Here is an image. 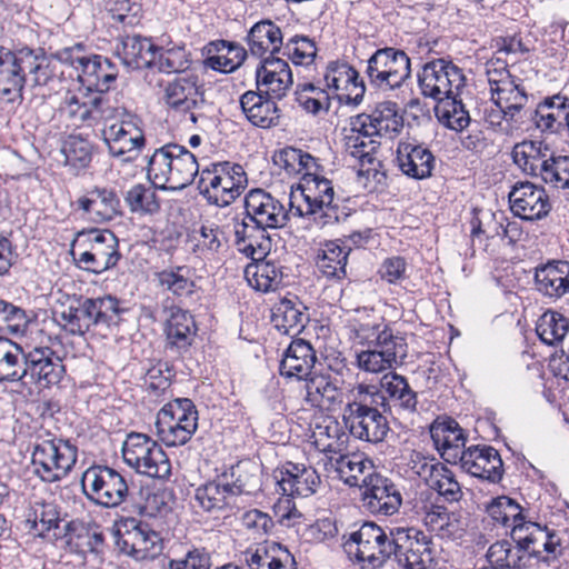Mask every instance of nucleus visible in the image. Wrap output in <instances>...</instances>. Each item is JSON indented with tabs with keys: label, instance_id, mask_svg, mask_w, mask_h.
<instances>
[{
	"label": "nucleus",
	"instance_id": "obj_1",
	"mask_svg": "<svg viewBox=\"0 0 569 569\" xmlns=\"http://www.w3.org/2000/svg\"><path fill=\"white\" fill-rule=\"evenodd\" d=\"M117 76L118 69L108 58L92 54L77 76L87 91L67 93L59 107L60 113L77 127H93L119 117L123 108L116 107L104 96Z\"/></svg>",
	"mask_w": 569,
	"mask_h": 569
},
{
	"label": "nucleus",
	"instance_id": "obj_2",
	"mask_svg": "<svg viewBox=\"0 0 569 569\" xmlns=\"http://www.w3.org/2000/svg\"><path fill=\"white\" fill-rule=\"evenodd\" d=\"M510 536L512 542L502 539L489 546L482 569H525L532 558L550 565L562 556L561 538L547 526H517Z\"/></svg>",
	"mask_w": 569,
	"mask_h": 569
},
{
	"label": "nucleus",
	"instance_id": "obj_3",
	"mask_svg": "<svg viewBox=\"0 0 569 569\" xmlns=\"http://www.w3.org/2000/svg\"><path fill=\"white\" fill-rule=\"evenodd\" d=\"M66 373L62 359L49 347L29 351L8 338L0 337V383L20 382L48 389L60 383Z\"/></svg>",
	"mask_w": 569,
	"mask_h": 569
},
{
	"label": "nucleus",
	"instance_id": "obj_4",
	"mask_svg": "<svg viewBox=\"0 0 569 569\" xmlns=\"http://www.w3.org/2000/svg\"><path fill=\"white\" fill-rule=\"evenodd\" d=\"M56 77L51 60L42 50L28 47L10 50L0 47V101L18 103L23 101L27 83L41 90Z\"/></svg>",
	"mask_w": 569,
	"mask_h": 569
},
{
	"label": "nucleus",
	"instance_id": "obj_5",
	"mask_svg": "<svg viewBox=\"0 0 569 569\" xmlns=\"http://www.w3.org/2000/svg\"><path fill=\"white\" fill-rule=\"evenodd\" d=\"M126 312L121 300L106 295L79 299L77 306L70 305L58 315L57 322L70 335L83 336L90 330L119 327Z\"/></svg>",
	"mask_w": 569,
	"mask_h": 569
},
{
	"label": "nucleus",
	"instance_id": "obj_6",
	"mask_svg": "<svg viewBox=\"0 0 569 569\" xmlns=\"http://www.w3.org/2000/svg\"><path fill=\"white\" fill-rule=\"evenodd\" d=\"M291 212L296 217L312 216L320 226L339 222L341 209L335 201L332 182L318 172L303 173L290 193Z\"/></svg>",
	"mask_w": 569,
	"mask_h": 569
},
{
	"label": "nucleus",
	"instance_id": "obj_7",
	"mask_svg": "<svg viewBox=\"0 0 569 569\" xmlns=\"http://www.w3.org/2000/svg\"><path fill=\"white\" fill-rule=\"evenodd\" d=\"M282 202L263 189H251L244 196V218L234 236L237 244L246 243V239H268V229H280L287 226L291 212Z\"/></svg>",
	"mask_w": 569,
	"mask_h": 569
},
{
	"label": "nucleus",
	"instance_id": "obj_8",
	"mask_svg": "<svg viewBox=\"0 0 569 569\" xmlns=\"http://www.w3.org/2000/svg\"><path fill=\"white\" fill-rule=\"evenodd\" d=\"M196 156L178 143L157 149L148 160L147 177L160 190H182L198 174Z\"/></svg>",
	"mask_w": 569,
	"mask_h": 569
},
{
	"label": "nucleus",
	"instance_id": "obj_9",
	"mask_svg": "<svg viewBox=\"0 0 569 569\" xmlns=\"http://www.w3.org/2000/svg\"><path fill=\"white\" fill-rule=\"evenodd\" d=\"M31 446L32 472L46 483H54L64 479L78 459L77 447L50 431L37 433Z\"/></svg>",
	"mask_w": 569,
	"mask_h": 569
},
{
	"label": "nucleus",
	"instance_id": "obj_10",
	"mask_svg": "<svg viewBox=\"0 0 569 569\" xmlns=\"http://www.w3.org/2000/svg\"><path fill=\"white\" fill-rule=\"evenodd\" d=\"M70 253L80 269L94 274L114 268L121 259L119 240L110 230L78 232Z\"/></svg>",
	"mask_w": 569,
	"mask_h": 569
},
{
	"label": "nucleus",
	"instance_id": "obj_11",
	"mask_svg": "<svg viewBox=\"0 0 569 569\" xmlns=\"http://www.w3.org/2000/svg\"><path fill=\"white\" fill-rule=\"evenodd\" d=\"M396 528H382L372 521L363 522L343 542L348 557L359 563L376 569L382 567L393 556Z\"/></svg>",
	"mask_w": 569,
	"mask_h": 569
},
{
	"label": "nucleus",
	"instance_id": "obj_12",
	"mask_svg": "<svg viewBox=\"0 0 569 569\" xmlns=\"http://www.w3.org/2000/svg\"><path fill=\"white\" fill-rule=\"evenodd\" d=\"M156 430L167 447L186 445L198 429V410L188 398H177L158 412Z\"/></svg>",
	"mask_w": 569,
	"mask_h": 569
},
{
	"label": "nucleus",
	"instance_id": "obj_13",
	"mask_svg": "<svg viewBox=\"0 0 569 569\" xmlns=\"http://www.w3.org/2000/svg\"><path fill=\"white\" fill-rule=\"evenodd\" d=\"M274 479L282 495L287 498L280 499L273 509L280 523L286 525V521H289L297 512L289 497H309L313 495L321 482L320 476L312 467L286 462L282 468L274 471Z\"/></svg>",
	"mask_w": 569,
	"mask_h": 569
},
{
	"label": "nucleus",
	"instance_id": "obj_14",
	"mask_svg": "<svg viewBox=\"0 0 569 569\" xmlns=\"http://www.w3.org/2000/svg\"><path fill=\"white\" fill-rule=\"evenodd\" d=\"M124 462L150 478L167 479L171 462L160 445L144 433L131 432L122 445Z\"/></svg>",
	"mask_w": 569,
	"mask_h": 569
},
{
	"label": "nucleus",
	"instance_id": "obj_15",
	"mask_svg": "<svg viewBox=\"0 0 569 569\" xmlns=\"http://www.w3.org/2000/svg\"><path fill=\"white\" fill-rule=\"evenodd\" d=\"M88 500L104 508H116L131 496L128 482L120 472L108 466H93L81 477Z\"/></svg>",
	"mask_w": 569,
	"mask_h": 569
},
{
	"label": "nucleus",
	"instance_id": "obj_16",
	"mask_svg": "<svg viewBox=\"0 0 569 569\" xmlns=\"http://www.w3.org/2000/svg\"><path fill=\"white\" fill-rule=\"evenodd\" d=\"M410 59L403 50L386 47L378 49L367 61L369 83L380 90L399 89L410 78Z\"/></svg>",
	"mask_w": 569,
	"mask_h": 569
},
{
	"label": "nucleus",
	"instance_id": "obj_17",
	"mask_svg": "<svg viewBox=\"0 0 569 569\" xmlns=\"http://www.w3.org/2000/svg\"><path fill=\"white\" fill-rule=\"evenodd\" d=\"M421 94L438 102L459 94L465 87L466 77L452 61L443 58L427 62L418 74Z\"/></svg>",
	"mask_w": 569,
	"mask_h": 569
},
{
	"label": "nucleus",
	"instance_id": "obj_18",
	"mask_svg": "<svg viewBox=\"0 0 569 569\" xmlns=\"http://www.w3.org/2000/svg\"><path fill=\"white\" fill-rule=\"evenodd\" d=\"M114 537L120 551L137 560L153 558L162 549L159 533L136 518H121L116 522Z\"/></svg>",
	"mask_w": 569,
	"mask_h": 569
},
{
	"label": "nucleus",
	"instance_id": "obj_19",
	"mask_svg": "<svg viewBox=\"0 0 569 569\" xmlns=\"http://www.w3.org/2000/svg\"><path fill=\"white\" fill-rule=\"evenodd\" d=\"M101 130V138L113 157H123V161H131L132 152L144 144L142 130L136 122V117L123 109L119 117L108 120Z\"/></svg>",
	"mask_w": 569,
	"mask_h": 569
},
{
	"label": "nucleus",
	"instance_id": "obj_20",
	"mask_svg": "<svg viewBox=\"0 0 569 569\" xmlns=\"http://www.w3.org/2000/svg\"><path fill=\"white\" fill-rule=\"evenodd\" d=\"M164 102L176 112L189 113L190 121L197 123L198 114L194 111L206 103L204 88L199 76L194 72H186L168 82L164 89Z\"/></svg>",
	"mask_w": 569,
	"mask_h": 569
},
{
	"label": "nucleus",
	"instance_id": "obj_21",
	"mask_svg": "<svg viewBox=\"0 0 569 569\" xmlns=\"http://www.w3.org/2000/svg\"><path fill=\"white\" fill-rule=\"evenodd\" d=\"M392 559L403 569L417 568L432 560V541L423 531L396 527Z\"/></svg>",
	"mask_w": 569,
	"mask_h": 569
},
{
	"label": "nucleus",
	"instance_id": "obj_22",
	"mask_svg": "<svg viewBox=\"0 0 569 569\" xmlns=\"http://www.w3.org/2000/svg\"><path fill=\"white\" fill-rule=\"evenodd\" d=\"M360 490L362 506L370 513L391 516L401 506L402 498L396 485L377 472L362 479Z\"/></svg>",
	"mask_w": 569,
	"mask_h": 569
},
{
	"label": "nucleus",
	"instance_id": "obj_23",
	"mask_svg": "<svg viewBox=\"0 0 569 569\" xmlns=\"http://www.w3.org/2000/svg\"><path fill=\"white\" fill-rule=\"evenodd\" d=\"M510 210L522 220L537 221L551 211V202L542 186L529 181L517 182L508 194Z\"/></svg>",
	"mask_w": 569,
	"mask_h": 569
},
{
	"label": "nucleus",
	"instance_id": "obj_24",
	"mask_svg": "<svg viewBox=\"0 0 569 569\" xmlns=\"http://www.w3.org/2000/svg\"><path fill=\"white\" fill-rule=\"evenodd\" d=\"M512 159L526 174L540 177L548 184L557 156L542 141L525 140L513 147Z\"/></svg>",
	"mask_w": 569,
	"mask_h": 569
},
{
	"label": "nucleus",
	"instance_id": "obj_25",
	"mask_svg": "<svg viewBox=\"0 0 569 569\" xmlns=\"http://www.w3.org/2000/svg\"><path fill=\"white\" fill-rule=\"evenodd\" d=\"M352 126L359 127V131L366 137L393 138L401 132L403 118L399 114L396 102L383 101L371 113L358 114Z\"/></svg>",
	"mask_w": 569,
	"mask_h": 569
},
{
	"label": "nucleus",
	"instance_id": "obj_26",
	"mask_svg": "<svg viewBox=\"0 0 569 569\" xmlns=\"http://www.w3.org/2000/svg\"><path fill=\"white\" fill-rule=\"evenodd\" d=\"M461 468L472 477L498 483L503 477L502 459L497 449L491 446H471L461 460Z\"/></svg>",
	"mask_w": 569,
	"mask_h": 569
},
{
	"label": "nucleus",
	"instance_id": "obj_27",
	"mask_svg": "<svg viewBox=\"0 0 569 569\" xmlns=\"http://www.w3.org/2000/svg\"><path fill=\"white\" fill-rule=\"evenodd\" d=\"M325 80L329 89L337 91L340 103L357 106L362 101L365 84L359 81L358 71L347 62H330Z\"/></svg>",
	"mask_w": 569,
	"mask_h": 569
},
{
	"label": "nucleus",
	"instance_id": "obj_28",
	"mask_svg": "<svg viewBox=\"0 0 569 569\" xmlns=\"http://www.w3.org/2000/svg\"><path fill=\"white\" fill-rule=\"evenodd\" d=\"M257 88L266 96L282 99L292 86V72L288 62L278 57H267L256 70Z\"/></svg>",
	"mask_w": 569,
	"mask_h": 569
},
{
	"label": "nucleus",
	"instance_id": "obj_29",
	"mask_svg": "<svg viewBox=\"0 0 569 569\" xmlns=\"http://www.w3.org/2000/svg\"><path fill=\"white\" fill-rule=\"evenodd\" d=\"M535 290L543 298L557 301L569 293V261L549 260L538 264L533 273Z\"/></svg>",
	"mask_w": 569,
	"mask_h": 569
},
{
	"label": "nucleus",
	"instance_id": "obj_30",
	"mask_svg": "<svg viewBox=\"0 0 569 569\" xmlns=\"http://www.w3.org/2000/svg\"><path fill=\"white\" fill-rule=\"evenodd\" d=\"M430 436L442 459L457 463L466 452V437L459 423L449 417L437 418L430 426Z\"/></svg>",
	"mask_w": 569,
	"mask_h": 569
},
{
	"label": "nucleus",
	"instance_id": "obj_31",
	"mask_svg": "<svg viewBox=\"0 0 569 569\" xmlns=\"http://www.w3.org/2000/svg\"><path fill=\"white\" fill-rule=\"evenodd\" d=\"M316 362L317 355L311 343L296 339L283 352L279 372L284 378L306 381L315 372Z\"/></svg>",
	"mask_w": 569,
	"mask_h": 569
},
{
	"label": "nucleus",
	"instance_id": "obj_32",
	"mask_svg": "<svg viewBox=\"0 0 569 569\" xmlns=\"http://www.w3.org/2000/svg\"><path fill=\"white\" fill-rule=\"evenodd\" d=\"M323 451L330 453L328 465L338 473L339 479L350 487L361 489L362 479L368 473H376L371 461L361 453H339L332 443H329Z\"/></svg>",
	"mask_w": 569,
	"mask_h": 569
},
{
	"label": "nucleus",
	"instance_id": "obj_33",
	"mask_svg": "<svg viewBox=\"0 0 569 569\" xmlns=\"http://www.w3.org/2000/svg\"><path fill=\"white\" fill-rule=\"evenodd\" d=\"M274 100L277 99L266 96L260 90H250L241 96L240 106L251 124L268 129L280 123L281 110Z\"/></svg>",
	"mask_w": 569,
	"mask_h": 569
},
{
	"label": "nucleus",
	"instance_id": "obj_34",
	"mask_svg": "<svg viewBox=\"0 0 569 569\" xmlns=\"http://www.w3.org/2000/svg\"><path fill=\"white\" fill-rule=\"evenodd\" d=\"M167 348L181 355L189 350L197 335L193 316L179 307L169 309L164 326Z\"/></svg>",
	"mask_w": 569,
	"mask_h": 569
},
{
	"label": "nucleus",
	"instance_id": "obj_35",
	"mask_svg": "<svg viewBox=\"0 0 569 569\" xmlns=\"http://www.w3.org/2000/svg\"><path fill=\"white\" fill-rule=\"evenodd\" d=\"M397 161L401 172L409 178L422 180L431 177L436 159L432 152L415 142H399Z\"/></svg>",
	"mask_w": 569,
	"mask_h": 569
},
{
	"label": "nucleus",
	"instance_id": "obj_36",
	"mask_svg": "<svg viewBox=\"0 0 569 569\" xmlns=\"http://www.w3.org/2000/svg\"><path fill=\"white\" fill-rule=\"evenodd\" d=\"M158 47L149 38L140 34L121 37L117 54L129 70L150 68L156 63Z\"/></svg>",
	"mask_w": 569,
	"mask_h": 569
},
{
	"label": "nucleus",
	"instance_id": "obj_37",
	"mask_svg": "<svg viewBox=\"0 0 569 569\" xmlns=\"http://www.w3.org/2000/svg\"><path fill=\"white\" fill-rule=\"evenodd\" d=\"M343 421L350 435L372 443L382 441L389 431V425L383 413L343 410Z\"/></svg>",
	"mask_w": 569,
	"mask_h": 569
},
{
	"label": "nucleus",
	"instance_id": "obj_38",
	"mask_svg": "<svg viewBox=\"0 0 569 569\" xmlns=\"http://www.w3.org/2000/svg\"><path fill=\"white\" fill-rule=\"evenodd\" d=\"M77 204L97 222L110 221L121 213L120 199L112 189L96 187L80 197Z\"/></svg>",
	"mask_w": 569,
	"mask_h": 569
},
{
	"label": "nucleus",
	"instance_id": "obj_39",
	"mask_svg": "<svg viewBox=\"0 0 569 569\" xmlns=\"http://www.w3.org/2000/svg\"><path fill=\"white\" fill-rule=\"evenodd\" d=\"M246 569H297L290 551L280 543L260 545L243 552Z\"/></svg>",
	"mask_w": 569,
	"mask_h": 569
},
{
	"label": "nucleus",
	"instance_id": "obj_40",
	"mask_svg": "<svg viewBox=\"0 0 569 569\" xmlns=\"http://www.w3.org/2000/svg\"><path fill=\"white\" fill-rule=\"evenodd\" d=\"M221 479L228 483L237 500L240 496L257 493L262 486L260 468L251 460L238 461L221 475Z\"/></svg>",
	"mask_w": 569,
	"mask_h": 569
},
{
	"label": "nucleus",
	"instance_id": "obj_41",
	"mask_svg": "<svg viewBox=\"0 0 569 569\" xmlns=\"http://www.w3.org/2000/svg\"><path fill=\"white\" fill-rule=\"evenodd\" d=\"M380 386L389 402L388 412L391 413L392 408L408 415L417 412V392L411 389L407 378L396 372H389L380 379Z\"/></svg>",
	"mask_w": 569,
	"mask_h": 569
},
{
	"label": "nucleus",
	"instance_id": "obj_42",
	"mask_svg": "<svg viewBox=\"0 0 569 569\" xmlns=\"http://www.w3.org/2000/svg\"><path fill=\"white\" fill-rule=\"evenodd\" d=\"M247 44L252 56L261 58L269 52L274 57L282 47L281 29L271 20L259 21L249 30Z\"/></svg>",
	"mask_w": 569,
	"mask_h": 569
},
{
	"label": "nucleus",
	"instance_id": "obj_43",
	"mask_svg": "<svg viewBox=\"0 0 569 569\" xmlns=\"http://www.w3.org/2000/svg\"><path fill=\"white\" fill-rule=\"evenodd\" d=\"M230 490L228 483L219 476L218 480L199 486L194 492V500L198 507L206 512L239 508L238 501Z\"/></svg>",
	"mask_w": 569,
	"mask_h": 569
},
{
	"label": "nucleus",
	"instance_id": "obj_44",
	"mask_svg": "<svg viewBox=\"0 0 569 569\" xmlns=\"http://www.w3.org/2000/svg\"><path fill=\"white\" fill-rule=\"evenodd\" d=\"M491 100L497 108H500L507 114L508 123H526L528 117L526 110H531L527 108L529 96L517 81L511 84L507 83L505 88L495 93V97H491Z\"/></svg>",
	"mask_w": 569,
	"mask_h": 569
},
{
	"label": "nucleus",
	"instance_id": "obj_45",
	"mask_svg": "<svg viewBox=\"0 0 569 569\" xmlns=\"http://www.w3.org/2000/svg\"><path fill=\"white\" fill-rule=\"evenodd\" d=\"M208 53L206 66L223 73L234 71L247 57V51L242 46L227 40L210 42Z\"/></svg>",
	"mask_w": 569,
	"mask_h": 569
},
{
	"label": "nucleus",
	"instance_id": "obj_46",
	"mask_svg": "<svg viewBox=\"0 0 569 569\" xmlns=\"http://www.w3.org/2000/svg\"><path fill=\"white\" fill-rule=\"evenodd\" d=\"M244 277L257 291H274L282 284L283 267L278 261L264 258L262 261L249 263L244 269Z\"/></svg>",
	"mask_w": 569,
	"mask_h": 569
},
{
	"label": "nucleus",
	"instance_id": "obj_47",
	"mask_svg": "<svg viewBox=\"0 0 569 569\" xmlns=\"http://www.w3.org/2000/svg\"><path fill=\"white\" fill-rule=\"evenodd\" d=\"M303 306L293 299L282 298L271 308V323L283 335L299 332L305 327Z\"/></svg>",
	"mask_w": 569,
	"mask_h": 569
},
{
	"label": "nucleus",
	"instance_id": "obj_48",
	"mask_svg": "<svg viewBox=\"0 0 569 569\" xmlns=\"http://www.w3.org/2000/svg\"><path fill=\"white\" fill-rule=\"evenodd\" d=\"M351 400L345 410L369 413H385L389 410V402L381 386L359 383L351 390Z\"/></svg>",
	"mask_w": 569,
	"mask_h": 569
},
{
	"label": "nucleus",
	"instance_id": "obj_49",
	"mask_svg": "<svg viewBox=\"0 0 569 569\" xmlns=\"http://www.w3.org/2000/svg\"><path fill=\"white\" fill-rule=\"evenodd\" d=\"M307 400L322 405H335L340 401V380L316 371L305 381Z\"/></svg>",
	"mask_w": 569,
	"mask_h": 569
},
{
	"label": "nucleus",
	"instance_id": "obj_50",
	"mask_svg": "<svg viewBox=\"0 0 569 569\" xmlns=\"http://www.w3.org/2000/svg\"><path fill=\"white\" fill-rule=\"evenodd\" d=\"M350 249L336 241L326 242L317 258L319 271L328 279L341 280L346 277V266Z\"/></svg>",
	"mask_w": 569,
	"mask_h": 569
},
{
	"label": "nucleus",
	"instance_id": "obj_51",
	"mask_svg": "<svg viewBox=\"0 0 569 569\" xmlns=\"http://www.w3.org/2000/svg\"><path fill=\"white\" fill-rule=\"evenodd\" d=\"M248 177L243 167L239 163L230 162V168H223L221 171V183L218 189L217 207L224 208L230 206L247 188Z\"/></svg>",
	"mask_w": 569,
	"mask_h": 569
},
{
	"label": "nucleus",
	"instance_id": "obj_52",
	"mask_svg": "<svg viewBox=\"0 0 569 569\" xmlns=\"http://www.w3.org/2000/svg\"><path fill=\"white\" fill-rule=\"evenodd\" d=\"M487 512L495 522L501 523L503 527H511V529L517 526L538 525L533 521H527L520 505L507 496L493 499L488 505Z\"/></svg>",
	"mask_w": 569,
	"mask_h": 569
},
{
	"label": "nucleus",
	"instance_id": "obj_53",
	"mask_svg": "<svg viewBox=\"0 0 569 569\" xmlns=\"http://www.w3.org/2000/svg\"><path fill=\"white\" fill-rule=\"evenodd\" d=\"M156 189L158 187L137 183L126 191L123 199L132 213L152 216L160 210V201Z\"/></svg>",
	"mask_w": 569,
	"mask_h": 569
},
{
	"label": "nucleus",
	"instance_id": "obj_54",
	"mask_svg": "<svg viewBox=\"0 0 569 569\" xmlns=\"http://www.w3.org/2000/svg\"><path fill=\"white\" fill-rule=\"evenodd\" d=\"M536 332L545 345L555 346L569 333V319L560 312L548 310L538 319Z\"/></svg>",
	"mask_w": 569,
	"mask_h": 569
},
{
	"label": "nucleus",
	"instance_id": "obj_55",
	"mask_svg": "<svg viewBox=\"0 0 569 569\" xmlns=\"http://www.w3.org/2000/svg\"><path fill=\"white\" fill-rule=\"evenodd\" d=\"M459 94H453L439 102L436 108L438 118L445 124L455 131H462L470 123V116L461 100L458 99Z\"/></svg>",
	"mask_w": 569,
	"mask_h": 569
},
{
	"label": "nucleus",
	"instance_id": "obj_56",
	"mask_svg": "<svg viewBox=\"0 0 569 569\" xmlns=\"http://www.w3.org/2000/svg\"><path fill=\"white\" fill-rule=\"evenodd\" d=\"M506 217L502 212L483 211L473 209V217L470 220L472 241L479 236L486 239L501 238L502 222Z\"/></svg>",
	"mask_w": 569,
	"mask_h": 569
},
{
	"label": "nucleus",
	"instance_id": "obj_57",
	"mask_svg": "<svg viewBox=\"0 0 569 569\" xmlns=\"http://www.w3.org/2000/svg\"><path fill=\"white\" fill-rule=\"evenodd\" d=\"M223 168H230V161L212 162L208 167L198 171V190L199 193L208 201L216 206L218 200V189L221 183V171Z\"/></svg>",
	"mask_w": 569,
	"mask_h": 569
},
{
	"label": "nucleus",
	"instance_id": "obj_58",
	"mask_svg": "<svg viewBox=\"0 0 569 569\" xmlns=\"http://www.w3.org/2000/svg\"><path fill=\"white\" fill-rule=\"evenodd\" d=\"M380 340L375 345L383 356L389 358L391 362L397 366L401 365L408 353V343L406 337L391 329L389 326H383L382 335L379 336Z\"/></svg>",
	"mask_w": 569,
	"mask_h": 569
},
{
	"label": "nucleus",
	"instance_id": "obj_59",
	"mask_svg": "<svg viewBox=\"0 0 569 569\" xmlns=\"http://www.w3.org/2000/svg\"><path fill=\"white\" fill-rule=\"evenodd\" d=\"M187 267L162 270L158 273L160 286L177 297H188L194 291V282L188 276Z\"/></svg>",
	"mask_w": 569,
	"mask_h": 569
},
{
	"label": "nucleus",
	"instance_id": "obj_60",
	"mask_svg": "<svg viewBox=\"0 0 569 569\" xmlns=\"http://www.w3.org/2000/svg\"><path fill=\"white\" fill-rule=\"evenodd\" d=\"M158 51L157 66L160 72L179 74L191 72L189 70L191 63L190 53L187 52L183 46L168 49L158 48Z\"/></svg>",
	"mask_w": 569,
	"mask_h": 569
},
{
	"label": "nucleus",
	"instance_id": "obj_61",
	"mask_svg": "<svg viewBox=\"0 0 569 569\" xmlns=\"http://www.w3.org/2000/svg\"><path fill=\"white\" fill-rule=\"evenodd\" d=\"M365 138L367 137L359 131V127L353 126L352 133L343 139L346 153L359 160L361 167L373 164L376 161L373 156L377 148L375 141L370 140L367 142Z\"/></svg>",
	"mask_w": 569,
	"mask_h": 569
},
{
	"label": "nucleus",
	"instance_id": "obj_62",
	"mask_svg": "<svg viewBox=\"0 0 569 569\" xmlns=\"http://www.w3.org/2000/svg\"><path fill=\"white\" fill-rule=\"evenodd\" d=\"M66 162L74 168H87L92 160V144L81 136H70L62 148Z\"/></svg>",
	"mask_w": 569,
	"mask_h": 569
},
{
	"label": "nucleus",
	"instance_id": "obj_63",
	"mask_svg": "<svg viewBox=\"0 0 569 569\" xmlns=\"http://www.w3.org/2000/svg\"><path fill=\"white\" fill-rule=\"evenodd\" d=\"M287 56L295 64L309 66L317 56L315 42L306 36H295L283 47Z\"/></svg>",
	"mask_w": 569,
	"mask_h": 569
},
{
	"label": "nucleus",
	"instance_id": "obj_64",
	"mask_svg": "<svg viewBox=\"0 0 569 569\" xmlns=\"http://www.w3.org/2000/svg\"><path fill=\"white\" fill-rule=\"evenodd\" d=\"M211 553L204 547L192 546L179 558L168 561V569H211Z\"/></svg>",
	"mask_w": 569,
	"mask_h": 569
}]
</instances>
